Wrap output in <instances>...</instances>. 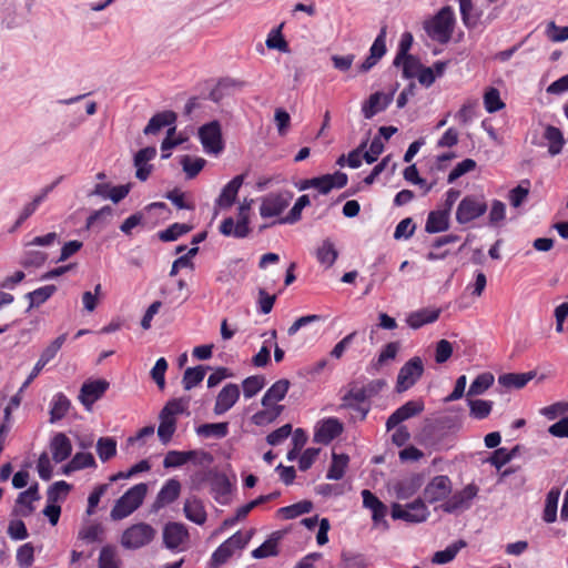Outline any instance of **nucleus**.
<instances>
[{
  "label": "nucleus",
  "instance_id": "obj_1",
  "mask_svg": "<svg viewBox=\"0 0 568 568\" xmlns=\"http://www.w3.org/2000/svg\"><path fill=\"white\" fill-rule=\"evenodd\" d=\"M455 26L456 16L454 9L446 6L432 20L425 23V31L433 40L445 44L452 39Z\"/></svg>",
  "mask_w": 568,
  "mask_h": 568
},
{
  "label": "nucleus",
  "instance_id": "obj_2",
  "mask_svg": "<svg viewBox=\"0 0 568 568\" xmlns=\"http://www.w3.org/2000/svg\"><path fill=\"white\" fill-rule=\"evenodd\" d=\"M148 493V486L140 483L126 490L111 509L110 517L113 520H121L135 511L143 503Z\"/></svg>",
  "mask_w": 568,
  "mask_h": 568
},
{
  "label": "nucleus",
  "instance_id": "obj_3",
  "mask_svg": "<svg viewBox=\"0 0 568 568\" xmlns=\"http://www.w3.org/2000/svg\"><path fill=\"white\" fill-rule=\"evenodd\" d=\"M156 536V530L146 523H138L128 527L121 536V545L125 549L135 550L149 545Z\"/></svg>",
  "mask_w": 568,
  "mask_h": 568
},
{
  "label": "nucleus",
  "instance_id": "obj_4",
  "mask_svg": "<svg viewBox=\"0 0 568 568\" xmlns=\"http://www.w3.org/2000/svg\"><path fill=\"white\" fill-rule=\"evenodd\" d=\"M488 209L483 194H470L463 197L456 210V221L459 224H467L483 216Z\"/></svg>",
  "mask_w": 568,
  "mask_h": 568
},
{
  "label": "nucleus",
  "instance_id": "obj_5",
  "mask_svg": "<svg viewBox=\"0 0 568 568\" xmlns=\"http://www.w3.org/2000/svg\"><path fill=\"white\" fill-rule=\"evenodd\" d=\"M294 193L290 190L272 192L261 199L260 215L263 219L280 217L288 207Z\"/></svg>",
  "mask_w": 568,
  "mask_h": 568
},
{
  "label": "nucleus",
  "instance_id": "obj_6",
  "mask_svg": "<svg viewBox=\"0 0 568 568\" xmlns=\"http://www.w3.org/2000/svg\"><path fill=\"white\" fill-rule=\"evenodd\" d=\"M392 518L395 520H404L407 523H423L428 516L429 511L422 499H416L405 506L394 503L390 510Z\"/></svg>",
  "mask_w": 568,
  "mask_h": 568
},
{
  "label": "nucleus",
  "instance_id": "obj_7",
  "mask_svg": "<svg viewBox=\"0 0 568 568\" xmlns=\"http://www.w3.org/2000/svg\"><path fill=\"white\" fill-rule=\"evenodd\" d=\"M199 139L207 154L219 155L224 149L221 124L216 120L203 124L199 129Z\"/></svg>",
  "mask_w": 568,
  "mask_h": 568
},
{
  "label": "nucleus",
  "instance_id": "obj_8",
  "mask_svg": "<svg viewBox=\"0 0 568 568\" xmlns=\"http://www.w3.org/2000/svg\"><path fill=\"white\" fill-rule=\"evenodd\" d=\"M424 373V364L420 357L415 356L406 362L397 375L396 389L398 393L409 389L416 384Z\"/></svg>",
  "mask_w": 568,
  "mask_h": 568
},
{
  "label": "nucleus",
  "instance_id": "obj_9",
  "mask_svg": "<svg viewBox=\"0 0 568 568\" xmlns=\"http://www.w3.org/2000/svg\"><path fill=\"white\" fill-rule=\"evenodd\" d=\"M479 488L475 484H468L462 490L454 493L443 505L445 513L453 514L464 511L470 508L474 498L477 496Z\"/></svg>",
  "mask_w": 568,
  "mask_h": 568
},
{
  "label": "nucleus",
  "instance_id": "obj_10",
  "mask_svg": "<svg viewBox=\"0 0 568 568\" xmlns=\"http://www.w3.org/2000/svg\"><path fill=\"white\" fill-rule=\"evenodd\" d=\"M450 494L452 480L445 475L435 476L424 489V498L429 504L446 501Z\"/></svg>",
  "mask_w": 568,
  "mask_h": 568
},
{
  "label": "nucleus",
  "instance_id": "obj_11",
  "mask_svg": "<svg viewBox=\"0 0 568 568\" xmlns=\"http://www.w3.org/2000/svg\"><path fill=\"white\" fill-rule=\"evenodd\" d=\"M109 388V382L105 379H89L81 386L79 400L90 410L92 405L100 399Z\"/></svg>",
  "mask_w": 568,
  "mask_h": 568
},
{
  "label": "nucleus",
  "instance_id": "obj_12",
  "mask_svg": "<svg viewBox=\"0 0 568 568\" xmlns=\"http://www.w3.org/2000/svg\"><path fill=\"white\" fill-rule=\"evenodd\" d=\"M343 432V424L335 417L318 422L315 426L314 442L327 445Z\"/></svg>",
  "mask_w": 568,
  "mask_h": 568
},
{
  "label": "nucleus",
  "instance_id": "obj_13",
  "mask_svg": "<svg viewBox=\"0 0 568 568\" xmlns=\"http://www.w3.org/2000/svg\"><path fill=\"white\" fill-rule=\"evenodd\" d=\"M424 402L419 399L406 402L387 418V430H390L397 427L402 422L420 414L424 410Z\"/></svg>",
  "mask_w": 568,
  "mask_h": 568
},
{
  "label": "nucleus",
  "instance_id": "obj_14",
  "mask_svg": "<svg viewBox=\"0 0 568 568\" xmlns=\"http://www.w3.org/2000/svg\"><path fill=\"white\" fill-rule=\"evenodd\" d=\"M189 539V531L181 523H168L163 528V542L168 549L176 550Z\"/></svg>",
  "mask_w": 568,
  "mask_h": 568
},
{
  "label": "nucleus",
  "instance_id": "obj_15",
  "mask_svg": "<svg viewBox=\"0 0 568 568\" xmlns=\"http://www.w3.org/2000/svg\"><path fill=\"white\" fill-rule=\"evenodd\" d=\"M241 395L240 387L236 384H226L217 394L213 412L220 416L229 412L239 400Z\"/></svg>",
  "mask_w": 568,
  "mask_h": 568
},
{
  "label": "nucleus",
  "instance_id": "obj_16",
  "mask_svg": "<svg viewBox=\"0 0 568 568\" xmlns=\"http://www.w3.org/2000/svg\"><path fill=\"white\" fill-rule=\"evenodd\" d=\"M200 456L199 463L212 460V456L206 452H197V450H189V452H180V450H170L164 457L163 466L164 468H176L186 464L189 460H193L195 457Z\"/></svg>",
  "mask_w": 568,
  "mask_h": 568
},
{
  "label": "nucleus",
  "instance_id": "obj_17",
  "mask_svg": "<svg viewBox=\"0 0 568 568\" xmlns=\"http://www.w3.org/2000/svg\"><path fill=\"white\" fill-rule=\"evenodd\" d=\"M307 184L318 190L321 194L329 193L334 187L341 189L347 184V175L342 172L326 174L321 178L307 180Z\"/></svg>",
  "mask_w": 568,
  "mask_h": 568
},
{
  "label": "nucleus",
  "instance_id": "obj_18",
  "mask_svg": "<svg viewBox=\"0 0 568 568\" xmlns=\"http://www.w3.org/2000/svg\"><path fill=\"white\" fill-rule=\"evenodd\" d=\"M211 494L216 503L226 505L230 503L232 484L229 477L222 473H215L210 480Z\"/></svg>",
  "mask_w": 568,
  "mask_h": 568
},
{
  "label": "nucleus",
  "instance_id": "obj_19",
  "mask_svg": "<svg viewBox=\"0 0 568 568\" xmlns=\"http://www.w3.org/2000/svg\"><path fill=\"white\" fill-rule=\"evenodd\" d=\"M393 101V93L375 92L362 105V113L365 119H372L384 111Z\"/></svg>",
  "mask_w": 568,
  "mask_h": 568
},
{
  "label": "nucleus",
  "instance_id": "obj_20",
  "mask_svg": "<svg viewBox=\"0 0 568 568\" xmlns=\"http://www.w3.org/2000/svg\"><path fill=\"white\" fill-rule=\"evenodd\" d=\"M462 22L466 29H476L483 23V10L475 6L474 0H458Z\"/></svg>",
  "mask_w": 568,
  "mask_h": 568
},
{
  "label": "nucleus",
  "instance_id": "obj_21",
  "mask_svg": "<svg viewBox=\"0 0 568 568\" xmlns=\"http://www.w3.org/2000/svg\"><path fill=\"white\" fill-rule=\"evenodd\" d=\"M244 182V175L240 174L234 176L221 191V194L215 200V206L220 209L231 207L237 196V193Z\"/></svg>",
  "mask_w": 568,
  "mask_h": 568
},
{
  "label": "nucleus",
  "instance_id": "obj_22",
  "mask_svg": "<svg viewBox=\"0 0 568 568\" xmlns=\"http://www.w3.org/2000/svg\"><path fill=\"white\" fill-rule=\"evenodd\" d=\"M181 493V484L178 479L171 478L165 481L160 491L156 495V498L153 504V508L159 510L164 506L172 504L178 499Z\"/></svg>",
  "mask_w": 568,
  "mask_h": 568
},
{
  "label": "nucleus",
  "instance_id": "obj_23",
  "mask_svg": "<svg viewBox=\"0 0 568 568\" xmlns=\"http://www.w3.org/2000/svg\"><path fill=\"white\" fill-rule=\"evenodd\" d=\"M422 486V478L413 475L393 484V490L397 499H408L414 496Z\"/></svg>",
  "mask_w": 568,
  "mask_h": 568
},
{
  "label": "nucleus",
  "instance_id": "obj_24",
  "mask_svg": "<svg viewBox=\"0 0 568 568\" xmlns=\"http://www.w3.org/2000/svg\"><path fill=\"white\" fill-rule=\"evenodd\" d=\"M317 262L325 268L332 267L338 258V251L331 239H324L315 250Z\"/></svg>",
  "mask_w": 568,
  "mask_h": 568
},
{
  "label": "nucleus",
  "instance_id": "obj_25",
  "mask_svg": "<svg viewBox=\"0 0 568 568\" xmlns=\"http://www.w3.org/2000/svg\"><path fill=\"white\" fill-rule=\"evenodd\" d=\"M183 511L185 517L196 525H203L206 521L207 514L205 507L196 497H191L185 500Z\"/></svg>",
  "mask_w": 568,
  "mask_h": 568
},
{
  "label": "nucleus",
  "instance_id": "obj_26",
  "mask_svg": "<svg viewBox=\"0 0 568 568\" xmlns=\"http://www.w3.org/2000/svg\"><path fill=\"white\" fill-rule=\"evenodd\" d=\"M219 230L224 236H232L235 239H244L250 234L251 231L244 219H242V221L237 220L235 222L233 217L224 219Z\"/></svg>",
  "mask_w": 568,
  "mask_h": 568
},
{
  "label": "nucleus",
  "instance_id": "obj_27",
  "mask_svg": "<svg viewBox=\"0 0 568 568\" xmlns=\"http://www.w3.org/2000/svg\"><path fill=\"white\" fill-rule=\"evenodd\" d=\"M450 213L447 210H436L429 212L425 224L427 233H439L448 230Z\"/></svg>",
  "mask_w": 568,
  "mask_h": 568
},
{
  "label": "nucleus",
  "instance_id": "obj_28",
  "mask_svg": "<svg viewBox=\"0 0 568 568\" xmlns=\"http://www.w3.org/2000/svg\"><path fill=\"white\" fill-rule=\"evenodd\" d=\"M50 447L52 452V458L55 463H62L71 455L72 452L71 442L63 433H58L52 438Z\"/></svg>",
  "mask_w": 568,
  "mask_h": 568
},
{
  "label": "nucleus",
  "instance_id": "obj_29",
  "mask_svg": "<svg viewBox=\"0 0 568 568\" xmlns=\"http://www.w3.org/2000/svg\"><path fill=\"white\" fill-rule=\"evenodd\" d=\"M40 498L38 485L30 486L27 490L19 494L17 498V511L21 516H29L33 513L32 503Z\"/></svg>",
  "mask_w": 568,
  "mask_h": 568
},
{
  "label": "nucleus",
  "instance_id": "obj_30",
  "mask_svg": "<svg viewBox=\"0 0 568 568\" xmlns=\"http://www.w3.org/2000/svg\"><path fill=\"white\" fill-rule=\"evenodd\" d=\"M439 314L440 310L438 308H423L410 313L407 316L406 322L412 328L417 329L425 324L434 323L437 321Z\"/></svg>",
  "mask_w": 568,
  "mask_h": 568
},
{
  "label": "nucleus",
  "instance_id": "obj_31",
  "mask_svg": "<svg viewBox=\"0 0 568 568\" xmlns=\"http://www.w3.org/2000/svg\"><path fill=\"white\" fill-rule=\"evenodd\" d=\"M290 388V382L287 379H280L275 382L262 397V405L268 407L275 405V403L284 399Z\"/></svg>",
  "mask_w": 568,
  "mask_h": 568
},
{
  "label": "nucleus",
  "instance_id": "obj_32",
  "mask_svg": "<svg viewBox=\"0 0 568 568\" xmlns=\"http://www.w3.org/2000/svg\"><path fill=\"white\" fill-rule=\"evenodd\" d=\"M175 121L176 114L173 111L159 112L150 119L143 132L146 135L156 134L164 126L174 124Z\"/></svg>",
  "mask_w": 568,
  "mask_h": 568
},
{
  "label": "nucleus",
  "instance_id": "obj_33",
  "mask_svg": "<svg viewBox=\"0 0 568 568\" xmlns=\"http://www.w3.org/2000/svg\"><path fill=\"white\" fill-rule=\"evenodd\" d=\"M70 407L71 402L63 393L55 394L51 400L50 422L55 423L62 419L68 414Z\"/></svg>",
  "mask_w": 568,
  "mask_h": 568
},
{
  "label": "nucleus",
  "instance_id": "obj_34",
  "mask_svg": "<svg viewBox=\"0 0 568 568\" xmlns=\"http://www.w3.org/2000/svg\"><path fill=\"white\" fill-rule=\"evenodd\" d=\"M544 138L548 141V152L551 156L559 154L564 148L565 139L561 131L552 125H547Z\"/></svg>",
  "mask_w": 568,
  "mask_h": 568
},
{
  "label": "nucleus",
  "instance_id": "obj_35",
  "mask_svg": "<svg viewBox=\"0 0 568 568\" xmlns=\"http://www.w3.org/2000/svg\"><path fill=\"white\" fill-rule=\"evenodd\" d=\"M196 434L204 438H224L229 434V424L225 422L202 424L196 427Z\"/></svg>",
  "mask_w": 568,
  "mask_h": 568
},
{
  "label": "nucleus",
  "instance_id": "obj_36",
  "mask_svg": "<svg viewBox=\"0 0 568 568\" xmlns=\"http://www.w3.org/2000/svg\"><path fill=\"white\" fill-rule=\"evenodd\" d=\"M349 458L345 454H333L332 464L327 470L326 478L339 480L343 478L347 468Z\"/></svg>",
  "mask_w": 568,
  "mask_h": 568
},
{
  "label": "nucleus",
  "instance_id": "obj_37",
  "mask_svg": "<svg viewBox=\"0 0 568 568\" xmlns=\"http://www.w3.org/2000/svg\"><path fill=\"white\" fill-rule=\"evenodd\" d=\"M206 368L204 366L189 367L184 371L182 385L185 390L197 386L205 377Z\"/></svg>",
  "mask_w": 568,
  "mask_h": 568
},
{
  "label": "nucleus",
  "instance_id": "obj_38",
  "mask_svg": "<svg viewBox=\"0 0 568 568\" xmlns=\"http://www.w3.org/2000/svg\"><path fill=\"white\" fill-rule=\"evenodd\" d=\"M532 373L515 374L508 373L498 377V383L507 388H523L530 379H532Z\"/></svg>",
  "mask_w": 568,
  "mask_h": 568
},
{
  "label": "nucleus",
  "instance_id": "obj_39",
  "mask_svg": "<svg viewBox=\"0 0 568 568\" xmlns=\"http://www.w3.org/2000/svg\"><path fill=\"white\" fill-rule=\"evenodd\" d=\"M57 291V287L54 285H45L42 287H39L32 292H29L26 297L29 300V310L32 307L40 306L45 301H48Z\"/></svg>",
  "mask_w": 568,
  "mask_h": 568
},
{
  "label": "nucleus",
  "instance_id": "obj_40",
  "mask_svg": "<svg viewBox=\"0 0 568 568\" xmlns=\"http://www.w3.org/2000/svg\"><path fill=\"white\" fill-rule=\"evenodd\" d=\"M530 181L523 180L516 187L509 191L508 199L513 207H519L528 197Z\"/></svg>",
  "mask_w": 568,
  "mask_h": 568
},
{
  "label": "nucleus",
  "instance_id": "obj_41",
  "mask_svg": "<svg viewBox=\"0 0 568 568\" xmlns=\"http://www.w3.org/2000/svg\"><path fill=\"white\" fill-rule=\"evenodd\" d=\"M494 383L491 373L479 374L470 384L467 396H477L484 394Z\"/></svg>",
  "mask_w": 568,
  "mask_h": 568
},
{
  "label": "nucleus",
  "instance_id": "obj_42",
  "mask_svg": "<svg viewBox=\"0 0 568 568\" xmlns=\"http://www.w3.org/2000/svg\"><path fill=\"white\" fill-rule=\"evenodd\" d=\"M560 491L558 489H551L546 497V505L544 509L542 519L546 523H554L557 518V507Z\"/></svg>",
  "mask_w": 568,
  "mask_h": 568
},
{
  "label": "nucleus",
  "instance_id": "obj_43",
  "mask_svg": "<svg viewBox=\"0 0 568 568\" xmlns=\"http://www.w3.org/2000/svg\"><path fill=\"white\" fill-rule=\"evenodd\" d=\"M180 163L189 179L195 178L204 168L206 161L203 158H191L190 155H183Z\"/></svg>",
  "mask_w": 568,
  "mask_h": 568
},
{
  "label": "nucleus",
  "instance_id": "obj_44",
  "mask_svg": "<svg viewBox=\"0 0 568 568\" xmlns=\"http://www.w3.org/2000/svg\"><path fill=\"white\" fill-rule=\"evenodd\" d=\"M97 453L102 462H106L116 454V440L113 437H101L97 442Z\"/></svg>",
  "mask_w": 568,
  "mask_h": 568
},
{
  "label": "nucleus",
  "instance_id": "obj_45",
  "mask_svg": "<svg viewBox=\"0 0 568 568\" xmlns=\"http://www.w3.org/2000/svg\"><path fill=\"white\" fill-rule=\"evenodd\" d=\"M463 547H465V542L462 540L449 545L444 550L435 552L433 562L436 565H445L450 562Z\"/></svg>",
  "mask_w": 568,
  "mask_h": 568
},
{
  "label": "nucleus",
  "instance_id": "obj_46",
  "mask_svg": "<svg viewBox=\"0 0 568 568\" xmlns=\"http://www.w3.org/2000/svg\"><path fill=\"white\" fill-rule=\"evenodd\" d=\"M120 559L114 546L102 547L99 555V568H119Z\"/></svg>",
  "mask_w": 568,
  "mask_h": 568
},
{
  "label": "nucleus",
  "instance_id": "obj_47",
  "mask_svg": "<svg viewBox=\"0 0 568 568\" xmlns=\"http://www.w3.org/2000/svg\"><path fill=\"white\" fill-rule=\"evenodd\" d=\"M282 410V405H271L265 407L264 410L257 412L253 415V423L258 426L272 423L281 415Z\"/></svg>",
  "mask_w": 568,
  "mask_h": 568
},
{
  "label": "nucleus",
  "instance_id": "obj_48",
  "mask_svg": "<svg viewBox=\"0 0 568 568\" xmlns=\"http://www.w3.org/2000/svg\"><path fill=\"white\" fill-rule=\"evenodd\" d=\"M313 509V503L310 500H302L294 505L283 507L278 510L280 514L286 519L296 518L303 514H307Z\"/></svg>",
  "mask_w": 568,
  "mask_h": 568
},
{
  "label": "nucleus",
  "instance_id": "obj_49",
  "mask_svg": "<svg viewBox=\"0 0 568 568\" xmlns=\"http://www.w3.org/2000/svg\"><path fill=\"white\" fill-rule=\"evenodd\" d=\"M187 406L189 400L185 398L171 399L163 407L160 415L169 418L171 417V419H176V416L183 414L186 410Z\"/></svg>",
  "mask_w": 568,
  "mask_h": 568
},
{
  "label": "nucleus",
  "instance_id": "obj_50",
  "mask_svg": "<svg viewBox=\"0 0 568 568\" xmlns=\"http://www.w3.org/2000/svg\"><path fill=\"white\" fill-rule=\"evenodd\" d=\"M67 339V335L62 334L58 336L51 344L45 347V349L41 353L40 358L37 363H39L42 367H44L51 359L55 357L62 345Z\"/></svg>",
  "mask_w": 568,
  "mask_h": 568
},
{
  "label": "nucleus",
  "instance_id": "obj_51",
  "mask_svg": "<svg viewBox=\"0 0 568 568\" xmlns=\"http://www.w3.org/2000/svg\"><path fill=\"white\" fill-rule=\"evenodd\" d=\"M265 386V378L261 375H254L245 378L242 383L245 398H252Z\"/></svg>",
  "mask_w": 568,
  "mask_h": 568
},
{
  "label": "nucleus",
  "instance_id": "obj_52",
  "mask_svg": "<svg viewBox=\"0 0 568 568\" xmlns=\"http://www.w3.org/2000/svg\"><path fill=\"white\" fill-rule=\"evenodd\" d=\"M470 415L477 419L486 418L493 408V402L484 399H468Z\"/></svg>",
  "mask_w": 568,
  "mask_h": 568
},
{
  "label": "nucleus",
  "instance_id": "obj_53",
  "mask_svg": "<svg viewBox=\"0 0 568 568\" xmlns=\"http://www.w3.org/2000/svg\"><path fill=\"white\" fill-rule=\"evenodd\" d=\"M484 105L487 112L494 113L501 110L505 103L500 99L499 91L496 88H489L484 94Z\"/></svg>",
  "mask_w": 568,
  "mask_h": 568
},
{
  "label": "nucleus",
  "instance_id": "obj_54",
  "mask_svg": "<svg viewBox=\"0 0 568 568\" xmlns=\"http://www.w3.org/2000/svg\"><path fill=\"white\" fill-rule=\"evenodd\" d=\"M176 428V419H171V417H164L160 415V425L158 428V436L163 444H168Z\"/></svg>",
  "mask_w": 568,
  "mask_h": 568
},
{
  "label": "nucleus",
  "instance_id": "obj_55",
  "mask_svg": "<svg viewBox=\"0 0 568 568\" xmlns=\"http://www.w3.org/2000/svg\"><path fill=\"white\" fill-rule=\"evenodd\" d=\"M281 29H282V26H280L276 29H273L268 33L267 39L265 41V44H266V47L268 49H275V50H278L281 52H288V50H290L288 49V43L283 38Z\"/></svg>",
  "mask_w": 568,
  "mask_h": 568
},
{
  "label": "nucleus",
  "instance_id": "obj_56",
  "mask_svg": "<svg viewBox=\"0 0 568 568\" xmlns=\"http://www.w3.org/2000/svg\"><path fill=\"white\" fill-rule=\"evenodd\" d=\"M103 532H104V529H103L102 525L92 524V525H88V526L83 527L79 532V537L82 540L91 544V542H95V541H102Z\"/></svg>",
  "mask_w": 568,
  "mask_h": 568
},
{
  "label": "nucleus",
  "instance_id": "obj_57",
  "mask_svg": "<svg viewBox=\"0 0 568 568\" xmlns=\"http://www.w3.org/2000/svg\"><path fill=\"white\" fill-rule=\"evenodd\" d=\"M506 217V205L499 200H494L490 205L488 221L490 226H498Z\"/></svg>",
  "mask_w": 568,
  "mask_h": 568
},
{
  "label": "nucleus",
  "instance_id": "obj_58",
  "mask_svg": "<svg viewBox=\"0 0 568 568\" xmlns=\"http://www.w3.org/2000/svg\"><path fill=\"white\" fill-rule=\"evenodd\" d=\"M476 168V162L473 159H465L459 162L448 174L447 182L453 183L464 174L471 172Z\"/></svg>",
  "mask_w": 568,
  "mask_h": 568
},
{
  "label": "nucleus",
  "instance_id": "obj_59",
  "mask_svg": "<svg viewBox=\"0 0 568 568\" xmlns=\"http://www.w3.org/2000/svg\"><path fill=\"white\" fill-rule=\"evenodd\" d=\"M168 369V362L164 357L159 358L151 369V377L162 390L165 387V372Z\"/></svg>",
  "mask_w": 568,
  "mask_h": 568
},
{
  "label": "nucleus",
  "instance_id": "obj_60",
  "mask_svg": "<svg viewBox=\"0 0 568 568\" xmlns=\"http://www.w3.org/2000/svg\"><path fill=\"white\" fill-rule=\"evenodd\" d=\"M34 559V549L31 544H24L17 551V562L21 568H29Z\"/></svg>",
  "mask_w": 568,
  "mask_h": 568
},
{
  "label": "nucleus",
  "instance_id": "obj_61",
  "mask_svg": "<svg viewBox=\"0 0 568 568\" xmlns=\"http://www.w3.org/2000/svg\"><path fill=\"white\" fill-rule=\"evenodd\" d=\"M71 489V485L64 480L55 481L48 489V500L51 503L58 501L60 498H64Z\"/></svg>",
  "mask_w": 568,
  "mask_h": 568
},
{
  "label": "nucleus",
  "instance_id": "obj_62",
  "mask_svg": "<svg viewBox=\"0 0 568 568\" xmlns=\"http://www.w3.org/2000/svg\"><path fill=\"white\" fill-rule=\"evenodd\" d=\"M386 27L384 26L381 29L379 34L374 40L371 49H369V55L374 57L378 61L385 55L386 53Z\"/></svg>",
  "mask_w": 568,
  "mask_h": 568
},
{
  "label": "nucleus",
  "instance_id": "obj_63",
  "mask_svg": "<svg viewBox=\"0 0 568 568\" xmlns=\"http://www.w3.org/2000/svg\"><path fill=\"white\" fill-rule=\"evenodd\" d=\"M234 554V550L226 541L222 542L212 555V564L214 567H219L227 561Z\"/></svg>",
  "mask_w": 568,
  "mask_h": 568
},
{
  "label": "nucleus",
  "instance_id": "obj_64",
  "mask_svg": "<svg viewBox=\"0 0 568 568\" xmlns=\"http://www.w3.org/2000/svg\"><path fill=\"white\" fill-rule=\"evenodd\" d=\"M399 64H403V75L407 79L416 77L422 68L418 60L410 54L402 57Z\"/></svg>",
  "mask_w": 568,
  "mask_h": 568
}]
</instances>
